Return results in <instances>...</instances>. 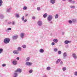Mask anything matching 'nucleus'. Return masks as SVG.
Masks as SVG:
<instances>
[{"instance_id": "de8ad7c7", "label": "nucleus", "mask_w": 77, "mask_h": 77, "mask_svg": "<svg viewBox=\"0 0 77 77\" xmlns=\"http://www.w3.org/2000/svg\"><path fill=\"white\" fill-rule=\"evenodd\" d=\"M69 1L70 2H72V0H69Z\"/></svg>"}, {"instance_id": "b1692460", "label": "nucleus", "mask_w": 77, "mask_h": 77, "mask_svg": "<svg viewBox=\"0 0 77 77\" xmlns=\"http://www.w3.org/2000/svg\"><path fill=\"white\" fill-rule=\"evenodd\" d=\"M74 75H75V76H77V72H74Z\"/></svg>"}, {"instance_id": "f704fd0d", "label": "nucleus", "mask_w": 77, "mask_h": 77, "mask_svg": "<svg viewBox=\"0 0 77 77\" xmlns=\"http://www.w3.org/2000/svg\"><path fill=\"white\" fill-rule=\"evenodd\" d=\"M2 66L3 67H4L5 66H6V64H4L2 65Z\"/></svg>"}, {"instance_id": "6e6552de", "label": "nucleus", "mask_w": 77, "mask_h": 77, "mask_svg": "<svg viewBox=\"0 0 77 77\" xmlns=\"http://www.w3.org/2000/svg\"><path fill=\"white\" fill-rule=\"evenodd\" d=\"M50 3H52V4H53V5L55 3V2H56V1L55 0H51L50 1Z\"/></svg>"}, {"instance_id": "3c124183", "label": "nucleus", "mask_w": 77, "mask_h": 77, "mask_svg": "<svg viewBox=\"0 0 77 77\" xmlns=\"http://www.w3.org/2000/svg\"><path fill=\"white\" fill-rule=\"evenodd\" d=\"M63 0V1H65V0Z\"/></svg>"}, {"instance_id": "412c9836", "label": "nucleus", "mask_w": 77, "mask_h": 77, "mask_svg": "<svg viewBox=\"0 0 77 77\" xmlns=\"http://www.w3.org/2000/svg\"><path fill=\"white\" fill-rule=\"evenodd\" d=\"M20 36L21 38H23V36H24V33H21L20 34Z\"/></svg>"}, {"instance_id": "f03ea898", "label": "nucleus", "mask_w": 77, "mask_h": 77, "mask_svg": "<svg viewBox=\"0 0 77 77\" xmlns=\"http://www.w3.org/2000/svg\"><path fill=\"white\" fill-rule=\"evenodd\" d=\"M25 65L26 66H30V65H32V63L30 62H26L25 63Z\"/></svg>"}, {"instance_id": "2f4dec72", "label": "nucleus", "mask_w": 77, "mask_h": 77, "mask_svg": "<svg viewBox=\"0 0 77 77\" xmlns=\"http://www.w3.org/2000/svg\"><path fill=\"white\" fill-rule=\"evenodd\" d=\"M22 20V21H24V17L23 16L22 18H21Z\"/></svg>"}, {"instance_id": "7ed1b4c3", "label": "nucleus", "mask_w": 77, "mask_h": 77, "mask_svg": "<svg viewBox=\"0 0 77 77\" xmlns=\"http://www.w3.org/2000/svg\"><path fill=\"white\" fill-rule=\"evenodd\" d=\"M15 71L16 72H19V73H21V72H22V70L20 69H18Z\"/></svg>"}, {"instance_id": "473e14b6", "label": "nucleus", "mask_w": 77, "mask_h": 77, "mask_svg": "<svg viewBox=\"0 0 77 77\" xmlns=\"http://www.w3.org/2000/svg\"><path fill=\"white\" fill-rule=\"evenodd\" d=\"M16 17H17V18H18V17H19V14H17L16 15Z\"/></svg>"}, {"instance_id": "5701e85b", "label": "nucleus", "mask_w": 77, "mask_h": 77, "mask_svg": "<svg viewBox=\"0 0 77 77\" xmlns=\"http://www.w3.org/2000/svg\"><path fill=\"white\" fill-rule=\"evenodd\" d=\"M32 72H33V70H32V69H31L29 70V73H32Z\"/></svg>"}, {"instance_id": "2eb2a0df", "label": "nucleus", "mask_w": 77, "mask_h": 77, "mask_svg": "<svg viewBox=\"0 0 77 77\" xmlns=\"http://www.w3.org/2000/svg\"><path fill=\"white\" fill-rule=\"evenodd\" d=\"M46 69L48 70V71H49L51 69V67L50 66H48L47 68Z\"/></svg>"}, {"instance_id": "1a4fd4ad", "label": "nucleus", "mask_w": 77, "mask_h": 77, "mask_svg": "<svg viewBox=\"0 0 77 77\" xmlns=\"http://www.w3.org/2000/svg\"><path fill=\"white\" fill-rule=\"evenodd\" d=\"M61 61V59H59L57 60V61H56V64H57L59 63Z\"/></svg>"}, {"instance_id": "4468645a", "label": "nucleus", "mask_w": 77, "mask_h": 77, "mask_svg": "<svg viewBox=\"0 0 77 77\" xmlns=\"http://www.w3.org/2000/svg\"><path fill=\"white\" fill-rule=\"evenodd\" d=\"M62 70L65 71H66V68L65 67H63L62 68Z\"/></svg>"}, {"instance_id": "a211bd4d", "label": "nucleus", "mask_w": 77, "mask_h": 77, "mask_svg": "<svg viewBox=\"0 0 77 77\" xmlns=\"http://www.w3.org/2000/svg\"><path fill=\"white\" fill-rule=\"evenodd\" d=\"M72 56H73V57H74V58H77V57L76 56L75 54H73Z\"/></svg>"}, {"instance_id": "c756f323", "label": "nucleus", "mask_w": 77, "mask_h": 77, "mask_svg": "<svg viewBox=\"0 0 77 77\" xmlns=\"http://www.w3.org/2000/svg\"><path fill=\"white\" fill-rule=\"evenodd\" d=\"M22 47L24 48H26V46L25 45H23Z\"/></svg>"}, {"instance_id": "39448f33", "label": "nucleus", "mask_w": 77, "mask_h": 77, "mask_svg": "<svg viewBox=\"0 0 77 77\" xmlns=\"http://www.w3.org/2000/svg\"><path fill=\"white\" fill-rule=\"evenodd\" d=\"M12 63L14 65H16L17 64V61L16 60H13L12 62Z\"/></svg>"}, {"instance_id": "72a5a7b5", "label": "nucleus", "mask_w": 77, "mask_h": 77, "mask_svg": "<svg viewBox=\"0 0 77 77\" xmlns=\"http://www.w3.org/2000/svg\"><path fill=\"white\" fill-rule=\"evenodd\" d=\"M37 9L38 11H40L41 10V8L39 7H38Z\"/></svg>"}, {"instance_id": "c03bdc74", "label": "nucleus", "mask_w": 77, "mask_h": 77, "mask_svg": "<svg viewBox=\"0 0 77 77\" xmlns=\"http://www.w3.org/2000/svg\"><path fill=\"white\" fill-rule=\"evenodd\" d=\"M23 21H24V22H26L27 20L25 19V20H24Z\"/></svg>"}, {"instance_id": "aec40b11", "label": "nucleus", "mask_w": 77, "mask_h": 77, "mask_svg": "<svg viewBox=\"0 0 77 77\" xmlns=\"http://www.w3.org/2000/svg\"><path fill=\"white\" fill-rule=\"evenodd\" d=\"M3 3V1L2 0H0V6H2V5Z\"/></svg>"}, {"instance_id": "37998d69", "label": "nucleus", "mask_w": 77, "mask_h": 77, "mask_svg": "<svg viewBox=\"0 0 77 77\" xmlns=\"http://www.w3.org/2000/svg\"><path fill=\"white\" fill-rule=\"evenodd\" d=\"M75 1H72V3H73V4H74V3H75Z\"/></svg>"}, {"instance_id": "7c9ffc66", "label": "nucleus", "mask_w": 77, "mask_h": 77, "mask_svg": "<svg viewBox=\"0 0 77 77\" xmlns=\"http://www.w3.org/2000/svg\"><path fill=\"white\" fill-rule=\"evenodd\" d=\"M58 18V14H57L55 16V18Z\"/></svg>"}, {"instance_id": "9b49d317", "label": "nucleus", "mask_w": 77, "mask_h": 77, "mask_svg": "<svg viewBox=\"0 0 77 77\" xmlns=\"http://www.w3.org/2000/svg\"><path fill=\"white\" fill-rule=\"evenodd\" d=\"M13 53H14V54H18V52L17 51L14 50L13 51Z\"/></svg>"}, {"instance_id": "f257e3e1", "label": "nucleus", "mask_w": 77, "mask_h": 77, "mask_svg": "<svg viewBox=\"0 0 77 77\" xmlns=\"http://www.w3.org/2000/svg\"><path fill=\"white\" fill-rule=\"evenodd\" d=\"M9 41H10V39L9 38H5L4 40V42L5 44H8L9 42Z\"/></svg>"}, {"instance_id": "f8f14e48", "label": "nucleus", "mask_w": 77, "mask_h": 77, "mask_svg": "<svg viewBox=\"0 0 77 77\" xmlns=\"http://www.w3.org/2000/svg\"><path fill=\"white\" fill-rule=\"evenodd\" d=\"M53 41L55 43H57V42H58V40H57V39H54Z\"/></svg>"}, {"instance_id": "0eeeda50", "label": "nucleus", "mask_w": 77, "mask_h": 77, "mask_svg": "<svg viewBox=\"0 0 77 77\" xmlns=\"http://www.w3.org/2000/svg\"><path fill=\"white\" fill-rule=\"evenodd\" d=\"M37 24L39 26H41L42 24V22L41 21H38L37 22Z\"/></svg>"}, {"instance_id": "8fccbe9b", "label": "nucleus", "mask_w": 77, "mask_h": 77, "mask_svg": "<svg viewBox=\"0 0 77 77\" xmlns=\"http://www.w3.org/2000/svg\"><path fill=\"white\" fill-rule=\"evenodd\" d=\"M17 60H20V58H17Z\"/></svg>"}, {"instance_id": "6ab92c4d", "label": "nucleus", "mask_w": 77, "mask_h": 77, "mask_svg": "<svg viewBox=\"0 0 77 77\" xmlns=\"http://www.w3.org/2000/svg\"><path fill=\"white\" fill-rule=\"evenodd\" d=\"M3 49L2 48L0 49V54H1L3 52Z\"/></svg>"}, {"instance_id": "ea45409f", "label": "nucleus", "mask_w": 77, "mask_h": 77, "mask_svg": "<svg viewBox=\"0 0 77 77\" xmlns=\"http://www.w3.org/2000/svg\"><path fill=\"white\" fill-rule=\"evenodd\" d=\"M43 77H47V76L46 75H45L43 76Z\"/></svg>"}, {"instance_id": "f3484780", "label": "nucleus", "mask_w": 77, "mask_h": 77, "mask_svg": "<svg viewBox=\"0 0 77 77\" xmlns=\"http://www.w3.org/2000/svg\"><path fill=\"white\" fill-rule=\"evenodd\" d=\"M43 16L44 18H46L47 17V14L46 13L45 14L43 15Z\"/></svg>"}, {"instance_id": "9d476101", "label": "nucleus", "mask_w": 77, "mask_h": 77, "mask_svg": "<svg viewBox=\"0 0 77 77\" xmlns=\"http://www.w3.org/2000/svg\"><path fill=\"white\" fill-rule=\"evenodd\" d=\"M71 42V41H68V40H66L64 42L65 44H69V43H70Z\"/></svg>"}, {"instance_id": "cd10ccee", "label": "nucleus", "mask_w": 77, "mask_h": 77, "mask_svg": "<svg viewBox=\"0 0 77 77\" xmlns=\"http://www.w3.org/2000/svg\"><path fill=\"white\" fill-rule=\"evenodd\" d=\"M30 58H27L26 59V62H27L28 61H29V60H30Z\"/></svg>"}, {"instance_id": "58836bf2", "label": "nucleus", "mask_w": 77, "mask_h": 77, "mask_svg": "<svg viewBox=\"0 0 77 77\" xmlns=\"http://www.w3.org/2000/svg\"><path fill=\"white\" fill-rule=\"evenodd\" d=\"M54 44H55L54 43V42H53L51 43L52 45H54Z\"/></svg>"}, {"instance_id": "a19ab883", "label": "nucleus", "mask_w": 77, "mask_h": 77, "mask_svg": "<svg viewBox=\"0 0 77 77\" xmlns=\"http://www.w3.org/2000/svg\"><path fill=\"white\" fill-rule=\"evenodd\" d=\"M32 18L33 20H35V17H32Z\"/></svg>"}, {"instance_id": "20e7f679", "label": "nucleus", "mask_w": 77, "mask_h": 77, "mask_svg": "<svg viewBox=\"0 0 77 77\" xmlns=\"http://www.w3.org/2000/svg\"><path fill=\"white\" fill-rule=\"evenodd\" d=\"M52 16L51 15H49L48 16V21H51V20H52Z\"/></svg>"}, {"instance_id": "c9c22d12", "label": "nucleus", "mask_w": 77, "mask_h": 77, "mask_svg": "<svg viewBox=\"0 0 77 77\" xmlns=\"http://www.w3.org/2000/svg\"><path fill=\"white\" fill-rule=\"evenodd\" d=\"M70 8H75V6H70Z\"/></svg>"}, {"instance_id": "c85d7f7f", "label": "nucleus", "mask_w": 77, "mask_h": 77, "mask_svg": "<svg viewBox=\"0 0 77 77\" xmlns=\"http://www.w3.org/2000/svg\"><path fill=\"white\" fill-rule=\"evenodd\" d=\"M23 10H26V9H27V7L26 6L24 7L23 8Z\"/></svg>"}, {"instance_id": "4be33fe9", "label": "nucleus", "mask_w": 77, "mask_h": 77, "mask_svg": "<svg viewBox=\"0 0 77 77\" xmlns=\"http://www.w3.org/2000/svg\"><path fill=\"white\" fill-rule=\"evenodd\" d=\"M58 50V49L57 48H55L54 50V51H55V52H56V51H57Z\"/></svg>"}, {"instance_id": "4c0bfd02", "label": "nucleus", "mask_w": 77, "mask_h": 77, "mask_svg": "<svg viewBox=\"0 0 77 77\" xmlns=\"http://www.w3.org/2000/svg\"><path fill=\"white\" fill-rule=\"evenodd\" d=\"M8 30H11V28H8L7 29Z\"/></svg>"}, {"instance_id": "09e8293b", "label": "nucleus", "mask_w": 77, "mask_h": 77, "mask_svg": "<svg viewBox=\"0 0 77 77\" xmlns=\"http://www.w3.org/2000/svg\"><path fill=\"white\" fill-rule=\"evenodd\" d=\"M14 23H15V22H13L12 24L14 25Z\"/></svg>"}, {"instance_id": "393cba45", "label": "nucleus", "mask_w": 77, "mask_h": 77, "mask_svg": "<svg viewBox=\"0 0 77 77\" xmlns=\"http://www.w3.org/2000/svg\"><path fill=\"white\" fill-rule=\"evenodd\" d=\"M58 53L59 54H60L62 53V52H61V51H59L58 52Z\"/></svg>"}, {"instance_id": "bb28decb", "label": "nucleus", "mask_w": 77, "mask_h": 77, "mask_svg": "<svg viewBox=\"0 0 77 77\" xmlns=\"http://www.w3.org/2000/svg\"><path fill=\"white\" fill-rule=\"evenodd\" d=\"M17 50H18L19 51H21V48L19 47L18 48H17Z\"/></svg>"}, {"instance_id": "603ef678", "label": "nucleus", "mask_w": 77, "mask_h": 77, "mask_svg": "<svg viewBox=\"0 0 77 77\" xmlns=\"http://www.w3.org/2000/svg\"><path fill=\"white\" fill-rule=\"evenodd\" d=\"M17 58H19V57H17Z\"/></svg>"}, {"instance_id": "e433bc0d", "label": "nucleus", "mask_w": 77, "mask_h": 77, "mask_svg": "<svg viewBox=\"0 0 77 77\" xmlns=\"http://www.w3.org/2000/svg\"><path fill=\"white\" fill-rule=\"evenodd\" d=\"M69 23H70V24H71V23H72V22L71 20H70L69 21Z\"/></svg>"}, {"instance_id": "49530a36", "label": "nucleus", "mask_w": 77, "mask_h": 77, "mask_svg": "<svg viewBox=\"0 0 77 77\" xmlns=\"http://www.w3.org/2000/svg\"><path fill=\"white\" fill-rule=\"evenodd\" d=\"M11 22H9L8 23V24H11Z\"/></svg>"}, {"instance_id": "423d86ee", "label": "nucleus", "mask_w": 77, "mask_h": 77, "mask_svg": "<svg viewBox=\"0 0 77 77\" xmlns=\"http://www.w3.org/2000/svg\"><path fill=\"white\" fill-rule=\"evenodd\" d=\"M17 76H18V73L15 71L14 72V73L13 77H17Z\"/></svg>"}, {"instance_id": "dca6fc26", "label": "nucleus", "mask_w": 77, "mask_h": 77, "mask_svg": "<svg viewBox=\"0 0 77 77\" xmlns=\"http://www.w3.org/2000/svg\"><path fill=\"white\" fill-rule=\"evenodd\" d=\"M39 51L40 53H43L44 51V50L42 49H41Z\"/></svg>"}, {"instance_id": "a878e982", "label": "nucleus", "mask_w": 77, "mask_h": 77, "mask_svg": "<svg viewBox=\"0 0 77 77\" xmlns=\"http://www.w3.org/2000/svg\"><path fill=\"white\" fill-rule=\"evenodd\" d=\"M63 56H64V57H65V56H66V53H64L63 54Z\"/></svg>"}, {"instance_id": "ddd939ff", "label": "nucleus", "mask_w": 77, "mask_h": 77, "mask_svg": "<svg viewBox=\"0 0 77 77\" xmlns=\"http://www.w3.org/2000/svg\"><path fill=\"white\" fill-rule=\"evenodd\" d=\"M18 35H16V36H14L13 37V39H17L18 37Z\"/></svg>"}, {"instance_id": "a18cd8bd", "label": "nucleus", "mask_w": 77, "mask_h": 77, "mask_svg": "<svg viewBox=\"0 0 77 77\" xmlns=\"http://www.w3.org/2000/svg\"><path fill=\"white\" fill-rule=\"evenodd\" d=\"M27 16H28V14H25V17H27Z\"/></svg>"}, {"instance_id": "79ce46f5", "label": "nucleus", "mask_w": 77, "mask_h": 77, "mask_svg": "<svg viewBox=\"0 0 77 77\" xmlns=\"http://www.w3.org/2000/svg\"><path fill=\"white\" fill-rule=\"evenodd\" d=\"M63 63V62H62V61H61L60 63V64L61 65H62Z\"/></svg>"}]
</instances>
